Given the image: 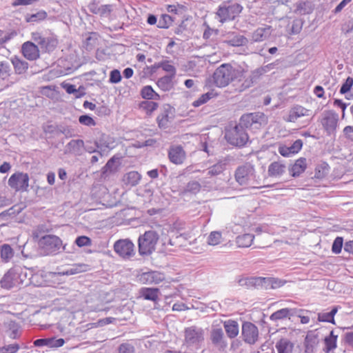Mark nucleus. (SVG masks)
I'll list each match as a JSON object with an SVG mask.
<instances>
[{
  "mask_svg": "<svg viewBox=\"0 0 353 353\" xmlns=\"http://www.w3.org/2000/svg\"><path fill=\"white\" fill-rule=\"evenodd\" d=\"M241 72L236 70L232 65L224 63L216 69L212 77L217 87L223 88L241 77Z\"/></svg>",
  "mask_w": 353,
  "mask_h": 353,
  "instance_id": "nucleus-1",
  "label": "nucleus"
},
{
  "mask_svg": "<svg viewBox=\"0 0 353 353\" xmlns=\"http://www.w3.org/2000/svg\"><path fill=\"white\" fill-rule=\"evenodd\" d=\"M242 10L243 7L237 3L223 2L219 6L216 12V19L221 23L234 20Z\"/></svg>",
  "mask_w": 353,
  "mask_h": 353,
  "instance_id": "nucleus-2",
  "label": "nucleus"
},
{
  "mask_svg": "<svg viewBox=\"0 0 353 353\" xmlns=\"http://www.w3.org/2000/svg\"><path fill=\"white\" fill-rule=\"evenodd\" d=\"M159 234L154 230H148L138 239L139 253L141 256L151 254L156 248Z\"/></svg>",
  "mask_w": 353,
  "mask_h": 353,
  "instance_id": "nucleus-3",
  "label": "nucleus"
},
{
  "mask_svg": "<svg viewBox=\"0 0 353 353\" xmlns=\"http://www.w3.org/2000/svg\"><path fill=\"white\" fill-rule=\"evenodd\" d=\"M225 137L230 144L239 148L244 146L249 139L245 130L239 124L226 130Z\"/></svg>",
  "mask_w": 353,
  "mask_h": 353,
  "instance_id": "nucleus-4",
  "label": "nucleus"
},
{
  "mask_svg": "<svg viewBox=\"0 0 353 353\" xmlns=\"http://www.w3.org/2000/svg\"><path fill=\"white\" fill-rule=\"evenodd\" d=\"M267 123V117L263 113L253 112L242 115L239 125L243 128H246L252 130H256L266 125Z\"/></svg>",
  "mask_w": 353,
  "mask_h": 353,
  "instance_id": "nucleus-5",
  "label": "nucleus"
},
{
  "mask_svg": "<svg viewBox=\"0 0 353 353\" xmlns=\"http://www.w3.org/2000/svg\"><path fill=\"white\" fill-rule=\"evenodd\" d=\"M27 276L26 271H23L21 268H11L1 279V285L3 288L10 289L14 286L22 285L25 281L21 279V276Z\"/></svg>",
  "mask_w": 353,
  "mask_h": 353,
  "instance_id": "nucleus-6",
  "label": "nucleus"
},
{
  "mask_svg": "<svg viewBox=\"0 0 353 353\" xmlns=\"http://www.w3.org/2000/svg\"><path fill=\"white\" fill-rule=\"evenodd\" d=\"M39 246L43 254H55L62 245L61 240L54 235H46L39 240Z\"/></svg>",
  "mask_w": 353,
  "mask_h": 353,
  "instance_id": "nucleus-7",
  "label": "nucleus"
},
{
  "mask_svg": "<svg viewBox=\"0 0 353 353\" xmlns=\"http://www.w3.org/2000/svg\"><path fill=\"white\" fill-rule=\"evenodd\" d=\"M210 340L213 346L219 351H224L228 345L223 329L217 325H212Z\"/></svg>",
  "mask_w": 353,
  "mask_h": 353,
  "instance_id": "nucleus-8",
  "label": "nucleus"
},
{
  "mask_svg": "<svg viewBox=\"0 0 353 353\" xmlns=\"http://www.w3.org/2000/svg\"><path fill=\"white\" fill-rule=\"evenodd\" d=\"M32 39L46 52L54 51L58 45V39L54 36L45 37L38 32L32 33Z\"/></svg>",
  "mask_w": 353,
  "mask_h": 353,
  "instance_id": "nucleus-9",
  "label": "nucleus"
},
{
  "mask_svg": "<svg viewBox=\"0 0 353 353\" xmlns=\"http://www.w3.org/2000/svg\"><path fill=\"white\" fill-rule=\"evenodd\" d=\"M255 170L253 165L246 163L239 166L235 171V179L241 185H248L254 179Z\"/></svg>",
  "mask_w": 353,
  "mask_h": 353,
  "instance_id": "nucleus-10",
  "label": "nucleus"
},
{
  "mask_svg": "<svg viewBox=\"0 0 353 353\" xmlns=\"http://www.w3.org/2000/svg\"><path fill=\"white\" fill-rule=\"evenodd\" d=\"M8 185L15 191H27L29 186V176L26 173L17 172L11 175Z\"/></svg>",
  "mask_w": 353,
  "mask_h": 353,
  "instance_id": "nucleus-11",
  "label": "nucleus"
},
{
  "mask_svg": "<svg viewBox=\"0 0 353 353\" xmlns=\"http://www.w3.org/2000/svg\"><path fill=\"white\" fill-rule=\"evenodd\" d=\"M241 335L246 343L254 345L259 339L258 327L254 323L245 321L242 325Z\"/></svg>",
  "mask_w": 353,
  "mask_h": 353,
  "instance_id": "nucleus-12",
  "label": "nucleus"
},
{
  "mask_svg": "<svg viewBox=\"0 0 353 353\" xmlns=\"http://www.w3.org/2000/svg\"><path fill=\"white\" fill-rule=\"evenodd\" d=\"M114 251L123 258H130L135 254L134 245L128 239H120L114 245Z\"/></svg>",
  "mask_w": 353,
  "mask_h": 353,
  "instance_id": "nucleus-13",
  "label": "nucleus"
},
{
  "mask_svg": "<svg viewBox=\"0 0 353 353\" xmlns=\"http://www.w3.org/2000/svg\"><path fill=\"white\" fill-rule=\"evenodd\" d=\"M204 331L196 326H191L185 330V341L188 345L198 344L203 341Z\"/></svg>",
  "mask_w": 353,
  "mask_h": 353,
  "instance_id": "nucleus-14",
  "label": "nucleus"
},
{
  "mask_svg": "<svg viewBox=\"0 0 353 353\" xmlns=\"http://www.w3.org/2000/svg\"><path fill=\"white\" fill-rule=\"evenodd\" d=\"M338 121L339 116L333 111H325L323 113L321 123L329 134H332L336 130Z\"/></svg>",
  "mask_w": 353,
  "mask_h": 353,
  "instance_id": "nucleus-15",
  "label": "nucleus"
},
{
  "mask_svg": "<svg viewBox=\"0 0 353 353\" xmlns=\"http://www.w3.org/2000/svg\"><path fill=\"white\" fill-rule=\"evenodd\" d=\"M274 66H275V63H272L268 64L265 66L256 69L255 70L252 71V72L250 77V79H247L245 80V81L242 83L241 87L238 89V91L243 92L245 89L250 88L253 83V80L257 79L258 77H259L261 75L263 74L264 73H266V72L270 71L271 70L274 69Z\"/></svg>",
  "mask_w": 353,
  "mask_h": 353,
  "instance_id": "nucleus-16",
  "label": "nucleus"
},
{
  "mask_svg": "<svg viewBox=\"0 0 353 353\" xmlns=\"http://www.w3.org/2000/svg\"><path fill=\"white\" fill-rule=\"evenodd\" d=\"M185 152L181 145H172L168 151L170 161L176 165L182 164L185 159Z\"/></svg>",
  "mask_w": 353,
  "mask_h": 353,
  "instance_id": "nucleus-17",
  "label": "nucleus"
},
{
  "mask_svg": "<svg viewBox=\"0 0 353 353\" xmlns=\"http://www.w3.org/2000/svg\"><path fill=\"white\" fill-rule=\"evenodd\" d=\"M164 279V274L157 271L143 272L139 276V281L148 285L158 284Z\"/></svg>",
  "mask_w": 353,
  "mask_h": 353,
  "instance_id": "nucleus-18",
  "label": "nucleus"
},
{
  "mask_svg": "<svg viewBox=\"0 0 353 353\" xmlns=\"http://www.w3.org/2000/svg\"><path fill=\"white\" fill-rule=\"evenodd\" d=\"M21 52L24 57L30 61L36 60L39 57L38 46L31 41H26L22 45Z\"/></svg>",
  "mask_w": 353,
  "mask_h": 353,
  "instance_id": "nucleus-19",
  "label": "nucleus"
},
{
  "mask_svg": "<svg viewBox=\"0 0 353 353\" xmlns=\"http://www.w3.org/2000/svg\"><path fill=\"white\" fill-rule=\"evenodd\" d=\"M310 110L305 108L304 107L296 105L293 106L288 112V117L285 120L288 122H296V120L302 117L309 116Z\"/></svg>",
  "mask_w": 353,
  "mask_h": 353,
  "instance_id": "nucleus-20",
  "label": "nucleus"
},
{
  "mask_svg": "<svg viewBox=\"0 0 353 353\" xmlns=\"http://www.w3.org/2000/svg\"><path fill=\"white\" fill-rule=\"evenodd\" d=\"M83 147V140L72 139L65 145V153L79 156L82 154Z\"/></svg>",
  "mask_w": 353,
  "mask_h": 353,
  "instance_id": "nucleus-21",
  "label": "nucleus"
},
{
  "mask_svg": "<svg viewBox=\"0 0 353 353\" xmlns=\"http://www.w3.org/2000/svg\"><path fill=\"white\" fill-rule=\"evenodd\" d=\"M272 32V28L270 26L258 28L252 34V39L255 42H261L268 39Z\"/></svg>",
  "mask_w": 353,
  "mask_h": 353,
  "instance_id": "nucleus-22",
  "label": "nucleus"
},
{
  "mask_svg": "<svg viewBox=\"0 0 353 353\" xmlns=\"http://www.w3.org/2000/svg\"><path fill=\"white\" fill-rule=\"evenodd\" d=\"M286 170V166L281 161H274L268 166V174L270 177H280Z\"/></svg>",
  "mask_w": 353,
  "mask_h": 353,
  "instance_id": "nucleus-23",
  "label": "nucleus"
},
{
  "mask_svg": "<svg viewBox=\"0 0 353 353\" xmlns=\"http://www.w3.org/2000/svg\"><path fill=\"white\" fill-rule=\"evenodd\" d=\"M223 327L226 332L227 336L230 339H234L239 333V324L234 320H228L223 322Z\"/></svg>",
  "mask_w": 353,
  "mask_h": 353,
  "instance_id": "nucleus-24",
  "label": "nucleus"
},
{
  "mask_svg": "<svg viewBox=\"0 0 353 353\" xmlns=\"http://www.w3.org/2000/svg\"><path fill=\"white\" fill-rule=\"evenodd\" d=\"M263 277H242L238 280L239 285L248 288L252 287L263 286Z\"/></svg>",
  "mask_w": 353,
  "mask_h": 353,
  "instance_id": "nucleus-25",
  "label": "nucleus"
},
{
  "mask_svg": "<svg viewBox=\"0 0 353 353\" xmlns=\"http://www.w3.org/2000/svg\"><path fill=\"white\" fill-rule=\"evenodd\" d=\"M11 63L17 74H25L28 69V63L17 56L11 59Z\"/></svg>",
  "mask_w": 353,
  "mask_h": 353,
  "instance_id": "nucleus-26",
  "label": "nucleus"
},
{
  "mask_svg": "<svg viewBox=\"0 0 353 353\" xmlns=\"http://www.w3.org/2000/svg\"><path fill=\"white\" fill-rule=\"evenodd\" d=\"M307 168L306 159L299 158L290 169V172L293 177L299 176Z\"/></svg>",
  "mask_w": 353,
  "mask_h": 353,
  "instance_id": "nucleus-27",
  "label": "nucleus"
},
{
  "mask_svg": "<svg viewBox=\"0 0 353 353\" xmlns=\"http://www.w3.org/2000/svg\"><path fill=\"white\" fill-rule=\"evenodd\" d=\"M141 178V176L138 172L131 171L124 174L123 181L126 185L135 186L139 183Z\"/></svg>",
  "mask_w": 353,
  "mask_h": 353,
  "instance_id": "nucleus-28",
  "label": "nucleus"
},
{
  "mask_svg": "<svg viewBox=\"0 0 353 353\" xmlns=\"http://www.w3.org/2000/svg\"><path fill=\"white\" fill-rule=\"evenodd\" d=\"M295 310L294 309L283 308L272 314L270 319L272 321H278L285 318L290 319V317L293 316Z\"/></svg>",
  "mask_w": 353,
  "mask_h": 353,
  "instance_id": "nucleus-29",
  "label": "nucleus"
},
{
  "mask_svg": "<svg viewBox=\"0 0 353 353\" xmlns=\"http://www.w3.org/2000/svg\"><path fill=\"white\" fill-rule=\"evenodd\" d=\"M278 353H292L294 344L286 339H282L276 344Z\"/></svg>",
  "mask_w": 353,
  "mask_h": 353,
  "instance_id": "nucleus-30",
  "label": "nucleus"
},
{
  "mask_svg": "<svg viewBox=\"0 0 353 353\" xmlns=\"http://www.w3.org/2000/svg\"><path fill=\"white\" fill-rule=\"evenodd\" d=\"M313 10V5L310 1H300L296 4V8L294 10V12L303 15L307 14L312 12Z\"/></svg>",
  "mask_w": 353,
  "mask_h": 353,
  "instance_id": "nucleus-31",
  "label": "nucleus"
},
{
  "mask_svg": "<svg viewBox=\"0 0 353 353\" xmlns=\"http://www.w3.org/2000/svg\"><path fill=\"white\" fill-rule=\"evenodd\" d=\"M337 312L338 306H334L329 312H319L318 314V321L321 322H327L335 324L334 315L337 313Z\"/></svg>",
  "mask_w": 353,
  "mask_h": 353,
  "instance_id": "nucleus-32",
  "label": "nucleus"
},
{
  "mask_svg": "<svg viewBox=\"0 0 353 353\" xmlns=\"http://www.w3.org/2000/svg\"><path fill=\"white\" fill-rule=\"evenodd\" d=\"M318 343L319 340L316 335L313 333L307 334L305 339V352L312 353Z\"/></svg>",
  "mask_w": 353,
  "mask_h": 353,
  "instance_id": "nucleus-33",
  "label": "nucleus"
},
{
  "mask_svg": "<svg viewBox=\"0 0 353 353\" xmlns=\"http://www.w3.org/2000/svg\"><path fill=\"white\" fill-rule=\"evenodd\" d=\"M159 292L158 288H143L141 289L140 294L145 299L155 301L158 299Z\"/></svg>",
  "mask_w": 353,
  "mask_h": 353,
  "instance_id": "nucleus-34",
  "label": "nucleus"
},
{
  "mask_svg": "<svg viewBox=\"0 0 353 353\" xmlns=\"http://www.w3.org/2000/svg\"><path fill=\"white\" fill-rule=\"evenodd\" d=\"M90 270L89 265L85 263H77L72 265L71 268L63 272L64 275L77 274L81 272H85Z\"/></svg>",
  "mask_w": 353,
  "mask_h": 353,
  "instance_id": "nucleus-35",
  "label": "nucleus"
},
{
  "mask_svg": "<svg viewBox=\"0 0 353 353\" xmlns=\"http://www.w3.org/2000/svg\"><path fill=\"white\" fill-rule=\"evenodd\" d=\"M254 239L253 234H244L236 237V243L240 248H248L252 245Z\"/></svg>",
  "mask_w": 353,
  "mask_h": 353,
  "instance_id": "nucleus-36",
  "label": "nucleus"
},
{
  "mask_svg": "<svg viewBox=\"0 0 353 353\" xmlns=\"http://www.w3.org/2000/svg\"><path fill=\"white\" fill-rule=\"evenodd\" d=\"M88 8L91 12L100 15H104L110 13L111 11V6L110 5L98 6L94 3H90Z\"/></svg>",
  "mask_w": 353,
  "mask_h": 353,
  "instance_id": "nucleus-37",
  "label": "nucleus"
},
{
  "mask_svg": "<svg viewBox=\"0 0 353 353\" xmlns=\"http://www.w3.org/2000/svg\"><path fill=\"white\" fill-rule=\"evenodd\" d=\"M119 159L115 156L109 159L105 165L102 168V175L106 176H108V172H115L117 170V167L114 165V163Z\"/></svg>",
  "mask_w": 353,
  "mask_h": 353,
  "instance_id": "nucleus-38",
  "label": "nucleus"
},
{
  "mask_svg": "<svg viewBox=\"0 0 353 353\" xmlns=\"http://www.w3.org/2000/svg\"><path fill=\"white\" fill-rule=\"evenodd\" d=\"M14 256V251L8 244H3L1 248V259L3 262H8Z\"/></svg>",
  "mask_w": 353,
  "mask_h": 353,
  "instance_id": "nucleus-39",
  "label": "nucleus"
},
{
  "mask_svg": "<svg viewBox=\"0 0 353 353\" xmlns=\"http://www.w3.org/2000/svg\"><path fill=\"white\" fill-rule=\"evenodd\" d=\"M337 337L338 335L334 334V331H331L330 335L325 338L324 341L327 352L336 348Z\"/></svg>",
  "mask_w": 353,
  "mask_h": 353,
  "instance_id": "nucleus-40",
  "label": "nucleus"
},
{
  "mask_svg": "<svg viewBox=\"0 0 353 353\" xmlns=\"http://www.w3.org/2000/svg\"><path fill=\"white\" fill-rule=\"evenodd\" d=\"M141 96L146 99L158 100L160 98L159 95L155 92L150 85L145 86L142 88Z\"/></svg>",
  "mask_w": 353,
  "mask_h": 353,
  "instance_id": "nucleus-41",
  "label": "nucleus"
},
{
  "mask_svg": "<svg viewBox=\"0 0 353 353\" xmlns=\"http://www.w3.org/2000/svg\"><path fill=\"white\" fill-rule=\"evenodd\" d=\"M173 78L174 77L165 75L157 81V85L163 90H169L172 86Z\"/></svg>",
  "mask_w": 353,
  "mask_h": 353,
  "instance_id": "nucleus-42",
  "label": "nucleus"
},
{
  "mask_svg": "<svg viewBox=\"0 0 353 353\" xmlns=\"http://www.w3.org/2000/svg\"><path fill=\"white\" fill-rule=\"evenodd\" d=\"M222 234L220 232L214 231L210 232L208 237V244L210 245H217L222 242Z\"/></svg>",
  "mask_w": 353,
  "mask_h": 353,
  "instance_id": "nucleus-43",
  "label": "nucleus"
},
{
  "mask_svg": "<svg viewBox=\"0 0 353 353\" xmlns=\"http://www.w3.org/2000/svg\"><path fill=\"white\" fill-rule=\"evenodd\" d=\"M224 170L225 164L221 162H219L213 165L212 166L210 167L206 170V174H210V176H214L220 174L223 172Z\"/></svg>",
  "mask_w": 353,
  "mask_h": 353,
  "instance_id": "nucleus-44",
  "label": "nucleus"
},
{
  "mask_svg": "<svg viewBox=\"0 0 353 353\" xmlns=\"http://www.w3.org/2000/svg\"><path fill=\"white\" fill-rule=\"evenodd\" d=\"M159 68H161L164 71L170 73L168 76L175 77L176 70V68L171 64L169 61H163L158 64Z\"/></svg>",
  "mask_w": 353,
  "mask_h": 353,
  "instance_id": "nucleus-45",
  "label": "nucleus"
},
{
  "mask_svg": "<svg viewBox=\"0 0 353 353\" xmlns=\"http://www.w3.org/2000/svg\"><path fill=\"white\" fill-rule=\"evenodd\" d=\"M303 27V21L296 19L292 21V25H288V31L290 34H296L301 32Z\"/></svg>",
  "mask_w": 353,
  "mask_h": 353,
  "instance_id": "nucleus-46",
  "label": "nucleus"
},
{
  "mask_svg": "<svg viewBox=\"0 0 353 353\" xmlns=\"http://www.w3.org/2000/svg\"><path fill=\"white\" fill-rule=\"evenodd\" d=\"M216 94L213 92H208L202 94L197 100L194 101L192 103L193 106L199 107L206 102H208L210 99L213 98Z\"/></svg>",
  "mask_w": 353,
  "mask_h": 353,
  "instance_id": "nucleus-47",
  "label": "nucleus"
},
{
  "mask_svg": "<svg viewBox=\"0 0 353 353\" xmlns=\"http://www.w3.org/2000/svg\"><path fill=\"white\" fill-rule=\"evenodd\" d=\"M46 17L47 13L45 11H39L35 14H27L26 21L27 22H37L45 19Z\"/></svg>",
  "mask_w": 353,
  "mask_h": 353,
  "instance_id": "nucleus-48",
  "label": "nucleus"
},
{
  "mask_svg": "<svg viewBox=\"0 0 353 353\" xmlns=\"http://www.w3.org/2000/svg\"><path fill=\"white\" fill-rule=\"evenodd\" d=\"M264 281H263V286L267 288L268 285H271V288H277L283 285V283L280 281L275 279L274 278H263Z\"/></svg>",
  "mask_w": 353,
  "mask_h": 353,
  "instance_id": "nucleus-49",
  "label": "nucleus"
},
{
  "mask_svg": "<svg viewBox=\"0 0 353 353\" xmlns=\"http://www.w3.org/2000/svg\"><path fill=\"white\" fill-rule=\"evenodd\" d=\"M10 74V68L8 63L0 61V79L4 80Z\"/></svg>",
  "mask_w": 353,
  "mask_h": 353,
  "instance_id": "nucleus-50",
  "label": "nucleus"
},
{
  "mask_svg": "<svg viewBox=\"0 0 353 353\" xmlns=\"http://www.w3.org/2000/svg\"><path fill=\"white\" fill-rule=\"evenodd\" d=\"M103 145H104L105 148H107L108 149L110 148V147L108 145V144H106L105 143H101V145H99L97 143V147L98 149H100V151L99 150H94L93 151L94 152L97 153V154H94L91 157L90 163L92 164L96 163L99 161V157H102V152H104V150H102Z\"/></svg>",
  "mask_w": 353,
  "mask_h": 353,
  "instance_id": "nucleus-51",
  "label": "nucleus"
},
{
  "mask_svg": "<svg viewBox=\"0 0 353 353\" xmlns=\"http://www.w3.org/2000/svg\"><path fill=\"white\" fill-rule=\"evenodd\" d=\"M63 88L65 90V91L68 94H74L76 98H79V97H82L84 94L83 92L81 93L79 92L80 89L77 90L74 85L65 84V85H63ZM79 88H81V87H80Z\"/></svg>",
  "mask_w": 353,
  "mask_h": 353,
  "instance_id": "nucleus-52",
  "label": "nucleus"
},
{
  "mask_svg": "<svg viewBox=\"0 0 353 353\" xmlns=\"http://www.w3.org/2000/svg\"><path fill=\"white\" fill-rule=\"evenodd\" d=\"M118 353H136L134 347L128 343H123L118 347Z\"/></svg>",
  "mask_w": 353,
  "mask_h": 353,
  "instance_id": "nucleus-53",
  "label": "nucleus"
},
{
  "mask_svg": "<svg viewBox=\"0 0 353 353\" xmlns=\"http://www.w3.org/2000/svg\"><path fill=\"white\" fill-rule=\"evenodd\" d=\"M343 239L342 237H336L333 242L332 251L335 254H339L341 252L342 247H343Z\"/></svg>",
  "mask_w": 353,
  "mask_h": 353,
  "instance_id": "nucleus-54",
  "label": "nucleus"
},
{
  "mask_svg": "<svg viewBox=\"0 0 353 353\" xmlns=\"http://www.w3.org/2000/svg\"><path fill=\"white\" fill-rule=\"evenodd\" d=\"M75 243L79 247L81 248L83 246L91 245L92 241L89 237L86 236H80L76 239Z\"/></svg>",
  "mask_w": 353,
  "mask_h": 353,
  "instance_id": "nucleus-55",
  "label": "nucleus"
},
{
  "mask_svg": "<svg viewBox=\"0 0 353 353\" xmlns=\"http://www.w3.org/2000/svg\"><path fill=\"white\" fill-rule=\"evenodd\" d=\"M20 209L16 210L15 206L9 208L0 213V218L5 219L6 216H14L20 213Z\"/></svg>",
  "mask_w": 353,
  "mask_h": 353,
  "instance_id": "nucleus-56",
  "label": "nucleus"
},
{
  "mask_svg": "<svg viewBox=\"0 0 353 353\" xmlns=\"http://www.w3.org/2000/svg\"><path fill=\"white\" fill-rule=\"evenodd\" d=\"M79 121L81 124L87 126H94L96 125L94 119L88 115H81L79 118Z\"/></svg>",
  "mask_w": 353,
  "mask_h": 353,
  "instance_id": "nucleus-57",
  "label": "nucleus"
},
{
  "mask_svg": "<svg viewBox=\"0 0 353 353\" xmlns=\"http://www.w3.org/2000/svg\"><path fill=\"white\" fill-rule=\"evenodd\" d=\"M352 85H353V78L348 77L340 89L341 94L347 93L348 91L350 90Z\"/></svg>",
  "mask_w": 353,
  "mask_h": 353,
  "instance_id": "nucleus-58",
  "label": "nucleus"
},
{
  "mask_svg": "<svg viewBox=\"0 0 353 353\" xmlns=\"http://www.w3.org/2000/svg\"><path fill=\"white\" fill-rule=\"evenodd\" d=\"M121 80V75L119 70L114 69L110 72V82L112 83H118Z\"/></svg>",
  "mask_w": 353,
  "mask_h": 353,
  "instance_id": "nucleus-59",
  "label": "nucleus"
},
{
  "mask_svg": "<svg viewBox=\"0 0 353 353\" xmlns=\"http://www.w3.org/2000/svg\"><path fill=\"white\" fill-rule=\"evenodd\" d=\"M19 349V345L17 343L10 344L1 348V353H15Z\"/></svg>",
  "mask_w": 353,
  "mask_h": 353,
  "instance_id": "nucleus-60",
  "label": "nucleus"
},
{
  "mask_svg": "<svg viewBox=\"0 0 353 353\" xmlns=\"http://www.w3.org/2000/svg\"><path fill=\"white\" fill-rule=\"evenodd\" d=\"M201 185V183L197 181H191L188 183L186 190L188 192L196 193L200 190Z\"/></svg>",
  "mask_w": 353,
  "mask_h": 353,
  "instance_id": "nucleus-61",
  "label": "nucleus"
},
{
  "mask_svg": "<svg viewBox=\"0 0 353 353\" xmlns=\"http://www.w3.org/2000/svg\"><path fill=\"white\" fill-rule=\"evenodd\" d=\"M141 105L145 110L150 112L155 110L158 107V104L154 101H145L142 103Z\"/></svg>",
  "mask_w": 353,
  "mask_h": 353,
  "instance_id": "nucleus-62",
  "label": "nucleus"
},
{
  "mask_svg": "<svg viewBox=\"0 0 353 353\" xmlns=\"http://www.w3.org/2000/svg\"><path fill=\"white\" fill-rule=\"evenodd\" d=\"M157 121L159 127L165 128L168 121V115L166 112H163L158 116Z\"/></svg>",
  "mask_w": 353,
  "mask_h": 353,
  "instance_id": "nucleus-63",
  "label": "nucleus"
},
{
  "mask_svg": "<svg viewBox=\"0 0 353 353\" xmlns=\"http://www.w3.org/2000/svg\"><path fill=\"white\" fill-rule=\"evenodd\" d=\"M303 146V141L301 139L296 140L291 146H290L292 154L298 153Z\"/></svg>",
  "mask_w": 353,
  "mask_h": 353,
  "instance_id": "nucleus-64",
  "label": "nucleus"
}]
</instances>
